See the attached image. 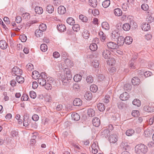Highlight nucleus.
<instances>
[{
	"label": "nucleus",
	"mask_w": 154,
	"mask_h": 154,
	"mask_svg": "<svg viewBox=\"0 0 154 154\" xmlns=\"http://www.w3.org/2000/svg\"><path fill=\"white\" fill-rule=\"evenodd\" d=\"M44 86L45 89L48 90H51L52 88L51 84L49 83H47V82Z\"/></svg>",
	"instance_id": "4d7b16f0"
},
{
	"label": "nucleus",
	"mask_w": 154,
	"mask_h": 154,
	"mask_svg": "<svg viewBox=\"0 0 154 154\" xmlns=\"http://www.w3.org/2000/svg\"><path fill=\"white\" fill-rule=\"evenodd\" d=\"M109 138L110 143H114L117 142L118 140V136L116 134H112L110 135Z\"/></svg>",
	"instance_id": "1a4fd4ad"
},
{
	"label": "nucleus",
	"mask_w": 154,
	"mask_h": 154,
	"mask_svg": "<svg viewBox=\"0 0 154 154\" xmlns=\"http://www.w3.org/2000/svg\"><path fill=\"white\" fill-rule=\"evenodd\" d=\"M66 11V8L63 6H60L58 8V12L60 14H64Z\"/></svg>",
	"instance_id": "aec40b11"
},
{
	"label": "nucleus",
	"mask_w": 154,
	"mask_h": 154,
	"mask_svg": "<svg viewBox=\"0 0 154 154\" xmlns=\"http://www.w3.org/2000/svg\"><path fill=\"white\" fill-rule=\"evenodd\" d=\"M149 6L146 4H144L142 5L141 8L144 11H148L149 9Z\"/></svg>",
	"instance_id": "6e6d98bb"
},
{
	"label": "nucleus",
	"mask_w": 154,
	"mask_h": 154,
	"mask_svg": "<svg viewBox=\"0 0 154 154\" xmlns=\"http://www.w3.org/2000/svg\"><path fill=\"white\" fill-rule=\"evenodd\" d=\"M12 73L13 75L20 76L22 74V70L17 66L14 67L12 69Z\"/></svg>",
	"instance_id": "20e7f679"
},
{
	"label": "nucleus",
	"mask_w": 154,
	"mask_h": 154,
	"mask_svg": "<svg viewBox=\"0 0 154 154\" xmlns=\"http://www.w3.org/2000/svg\"><path fill=\"white\" fill-rule=\"evenodd\" d=\"M120 35V34L119 30L116 29L112 31L111 36L112 39H117Z\"/></svg>",
	"instance_id": "423d86ee"
},
{
	"label": "nucleus",
	"mask_w": 154,
	"mask_h": 154,
	"mask_svg": "<svg viewBox=\"0 0 154 154\" xmlns=\"http://www.w3.org/2000/svg\"><path fill=\"white\" fill-rule=\"evenodd\" d=\"M89 47L90 49L92 51H96L97 48V45L96 43H93L91 44Z\"/></svg>",
	"instance_id": "473e14b6"
},
{
	"label": "nucleus",
	"mask_w": 154,
	"mask_h": 154,
	"mask_svg": "<svg viewBox=\"0 0 154 154\" xmlns=\"http://www.w3.org/2000/svg\"><path fill=\"white\" fill-rule=\"evenodd\" d=\"M92 122L93 125L96 127H97L100 125V120L97 117H94L93 118Z\"/></svg>",
	"instance_id": "f8f14e48"
},
{
	"label": "nucleus",
	"mask_w": 154,
	"mask_h": 154,
	"mask_svg": "<svg viewBox=\"0 0 154 154\" xmlns=\"http://www.w3.org/2000/svg\"><path fill=\"white\" fill-rule=\"evenodd\" d=\"M134 133V131L132 129H130L127 130L126 132V135L128 136H132Z\"/></svg>",
	"instance_id": "4c0bfd02"
},
{
	"label": "nucleus",
	"mask_w": 154,
	"mask_h": 154,
	"mask_svg": "<svg viewBox=\"0 0 154 154\" xmlns=\"http://www.w3.org/2000/svg\"><path fill=\"white\" fill-rule=\"evenodd\" d=\"M8 46L7 43L4 40L0 41V48L2 49H5L7 48Z\"/></svg>",
	"instance_id": "f3484780"
},
{
	"label": "nucleus",
	"mask_w": 154,
	"mask_h": 154,
	"mask_svg": "<svg viewBox=\"0 0 154 154\" xmlns=\"http://www.w3.org/2000/svg\"><path fill=\"white\" fill-rule=\"evenodd\" d=\"M147 15L146 18V21L147 23H150L154 21V18L152 17L151 13H149V11L146 12Z\"/></svg>",
	"instance_id": "6e6552de"
},
{
	"label": "nucleus",
	"mask_w": 154,
	"mask_h": 154,
	"mask_svg": "<svg viewBox=\"0 0 154 154\" xmlns=\"http://www.w3.org/2000/svg\"><path fill=\"white\" fill-rule=\"evenodd\" d=\"M40 76L39 72L36 70L32 72V77L35 79H38Z\"/></svg>",
	"instance_id": "5701e85b"
},
{
	"label": "nucleus",
	"mask_w": 154,
	"mask_h": 154,
	"mask_svg": "<svg viewBox=\"0 0 154 154\" xmlns=\"http://www.w3.org/2000/svg\"><path fill=\"white\" fill-rule=\"evenodd\" d=\"M73 79L75 82H78L81 80L82 76L80 75L77 74L74 76Z\"/></svg>",
	"instance_id": "58836bf2"
},
{
	"label": "nucleus",
	"mask_w": 154,
	"mask_h": 154,
	"mask_svg": "<svg viewBox=\"0 0 154 154\" xmlns=\"http://www.w3.org/2000/svg\"><path fill=\"white\" fill-rule=\"evenodd\" d=\"M32 119L33 121H36L38 120L39 117L37 115L35 114L32 116Z\"/></svg>",
	"instance_id": "e2e57ef3"
},
{
	"label": "nucleus",
	"mask_w": 154,
	"mask_h": 154,
	"mask_svg": "<svg viewBox=\"0 0 154 154\" xmlns=\"http://www.w3.org/2000/svg\"><path fill=\"white\" fill-rule=\"evenodd\" d=\"M72 26L73 30L75 32H77L80 29L79 25L78 24H75L73 25Z\"/></svg>",
	"instance_id": "de8ad7c7"
},
{
	"label": "nucleus",
	"mask_w": 154,
	"mask_h": 154,
	"mask_svg": "<svg viewBox=\"0 0 154 154\" xmlns=\"http://www.w3.org/2000/svg\"><path fill=\"white\" fill-rule=\"evenodd\" d=\"M122 28L125 31H128L131 27V26L128 23H125L122 26Z\"/></svg>",
	"instance_id": "2f4dec72"
},
{
	"label": "nucleus",
	"mask_w": 154,
	"mask_h": 154,
	"mask_svg": "<svg viewBox=\"0 0 154 154\" xmlns=\"http://www.w3.org/2000/svg\"><path fill=\"white\" fill-rule=\"evenodd\" d=\"M144 110L147 112H154V105L150 104L145 106L143 107Z\"/></svg>",
	"instance_id": "0eeeda50"
},
{
	"label": "nucleus",
	"mask_w": 154,
	"mask_h": 154,
	"mask_svg": "<svg viewBox=\"0 0 154 154\" xmlns=\"http://www.w3.org/2000/svg\"><path fill=\"white\" fill-rule=\"evenodd\" d=\"M35 12L38 14H41L43 12V8L42 7L38 6L35 7Z\"/></svg>",
	"instance_id": "a878e982"
},
{
	"label": "nucleus",
	"mask_w": 154,
	"mask_h": 154,
	"mask_svg": "<svg viewBox=\"0 0 154 154\" xmlns=\"http://www.w3.org/2000/svg\"><path fill=\"white\" fill-rule=\"evenodd\" d=\"M86 82L89 84L92 83L94 81L93 77L91 76H88L86 78Z\"/></svg>",
	"instance_id": "8fccbe9b"
},
{
	"label": "nucleus",
	"mask_w": 154,
	"mask_h": 154,
	"mask_svg": "<svg viewBox=\"0 0 154 154\" xmlns=\"http://www.w3.org/2000/svg\"><path fill=\"white\" fill-rule=\"evenodd\" d=\"M28 96L26 94H23L21 98V100L23 101L28 100Z\"/></svg>",
	"instance_id": "052dcab7"
},
{
	"label": "nucleus",
	"mask_w": 154,
	"mask_h": 154,
	"mask_svg": "<svg viewBox=\"0 0 154 154\" xmlns=\"http://www.w3.org/2000/svg\"><path fill=\"white\" fill-rule=\"evenodd\" d=\"M40 49L42 51H45L48 49L47 46L46 44H42L40 46Z\"/></svg>",
	"instance_id": "3c124183"
},
{
	"label": "nucleus",
	"mask_w": 154,
	"mask_h": 154,
	"mask_svg": "<svg viewBox=\"0 0 154 154\" xmlns=\"http://www.w3.org/2000/svg\"><path fill=\"white\" fill-rule=\"evenodd\" d=\"M57 28L60 32H62L66 30V28L64 25L62 24H59L57 25Z\"/></svg>",
	"instance_id": "ddd939ff"
},
{
	"label": "nucleus",
	"mask_w": 154,
	"mask_h": 154,
	"mask_svg": "<svg viewBox=\"0 0 154 154\" xmlns=\"http://www.w3.org/2000/svg\"><path fill=\"white\" fill-rule=\"evenodd\" d=\"M73 105L75 106H79L82 104V101L79 98L75 99L73 101Z\"/></svg>",
	"instance_id": "a211bd4d"
},
{
	"label": "nucleus",
	"mask_w": 154,
	"mask_h": 154,
	"mask_svg": "<svg viewBox=\"0 0 154 154\" xmlns=\"http://www.w3.org/2000/svg\"><path fill=\"white\" fill-rule=\"evenodd\" d=\"M46 8V11L49 14L52 13L54 11V7L51 4L48 5Z\"/></svg>",
	"instance_id": "6ab92c4d"
},
{
	"label": "nucleus",
	"mask_w": 154,
	"mask_h": 154,
	"mask_svg": "<svg viewBox=\"0 0 154 154\" xmlns=\"http://www.w3.org/2000/svg\"><path fill=\"white\" fill-rule=\"evenodd\" d=\"M66 22L68 24L72 25L75 23V21L72 18L69 17L67 19Z\"/></svg>",
	"instance_id": "a19ab883"
},
{
	"label": "nucleus",
	"mask_w": 154,
	"mask_h": 154,
	"mask_svg": "<svg viewBox=\"0 0 154 154\" xmlns=\"http://www.w3.org/2000/svg\"><path fill=\"white\" fill-rule=\"evenodd\" d=\"M102 55L103 58L106 59H108L107 62L108 64L112 65L113 63H115V61L113 58L111 59V60H112V62L111 63L109 62L111 60L110 57L111 56V53L109 50L106 49L103 50L102 51Z\"/></svg>",
	"instance_id": "f03ea898"
},
{
	"label": "nucleus",
	"mask_w": 154,
	"mask_h": 154,
	"mask_svg": "<svg viewBox=\"0 0 154 154\" xmlns=\"http://www.w3.org/2000/svg\"><path fill=\"white\" fill-rule=\"evenodd\" d=\"M11 134L13 137H16L18 135V132L15 130H13L11 132Z\"/></svg>",
	"instance_id": "5fc2aeb1"
},
{
	"label": "nucleus",
	"mask_w": 154,
	"mask_h": 154,
	"mask_svg": "<svg viewBox=\"0 0 154 154\" xmlns=\"http://www.w3.org/2000/svg\"><path fill=\"white\" fill-rule=\"evenodd\" d=\"M22 20V18L20 16H17L16 17L15 21L17 23H20Z\"/></svg>",
	"instance_id": "69168bd1"
},
{
	"label": "nucleus",
	"mask_w": 154,
	"mask_h": 154,
	"mask_svg": "<svg viewBox=\"0 0 154 154\" xmlns=\"http://www.w3.org/2000/svg\"><path fill=\"white\" fill-rule=\"evenodd\" d=\"M26 68L28 70L31 71L33 69V66L32 63H29L26 65Z\"/></svg>",
	"instance_id": "864d4df0"
},
{
	"label": "nucleus",
	"mask_w": 154,
	"mask_h": 154,
	"mask_svg": "<svg viewBox=\"0 0 154 154\" xmlns=\"http://www.w3.org/2000/svg\"><path fill=\"white\" fill-rule=\"evenodd\" d=\"M117 43L118 46H122L125 42V39L124 37L122 36H119L118 38H117Z\"/></svg>",
	"instance_id": "9b49d317"
},
{
	"label": "nucleus",
	"mask_w": 154,
	"mask_h": 154,
	"mask_svg": "<svg viewBox=\"0 0 154 154\" xmlns=\"http://www.w3.org/2000/svg\"><path fill=\"white\" fill-rule=\"evenodd\" d=\"M89 5L93 8H95L97 5V0H89Z\"/></svg>",
	"instance_id": "c85d7f7f"
},
{
	"label": "nucleus",
	"mask_w": 154,
	"mask_h": 154,
	"mask_svg": "<svg viewBox=\"0 0 154 154\" xmlns=\"http://www.w3.org/2000/svg\"><path fill=\"white\" fill-rule=\"evenodd\" d=\"M87 113L90 117H92L95 115V111L93 109H89L88 110Z\"/></svg>",
	"instance_id": "72a5a7b5"
},
{
	"label": "nucleus",
	"mask_w": 154,
	"mask_h": 154,
	"mask_svg": "<svg viewBox=\"0 0 154 154\" xmlns=\"http://www.w3.org/2000/svg\"><path fill=\"white\" fill-rule=\"evenodd\" d=\"M79 18L82 22H87L88 21V19L87 17L83 15H80L79 16Z\"/></svg>",
	"instance_id": "c03bdc74"
},
{
	"label": "nucleus",
	"mask_w": 154,
	"mask_h": 154,
	"mask_svg": "<svg viewBox=\"0 0 154 154\" xmlns=\"http://www.w3.org/2000/svg\"><path fill=\"white\" fill-rule=\"evenodd\" d=\"M135 151L137 154H145L148 151L147 147L143 144H140L136 146Z\"/></svg>",
	"instance_id": "7ed1b4c3"
},
{
	"label": "nucleus",
	"mask_w": 154,
	"mask_h": 154,
	"mask_svg": "<svg viewBox=\"0 0 154 154\" xmlns=\"http://www.w3.org/2000/svg\"><path fill=\"white\" fill-rule=\"evenodd\" d=\"M29 94L30 97L32 98L35 99L36 97V94L33 91H30Z\"/></svg>",
	"instance_id": "13d9d810"
},
{
	"label": "nucleus",
	"mask_w": 154,
	"mask_h": 154,
	"mask_svg": "<svg viewBox=\"0 0 154 154\" xmlns=\"http://www.w3.org/2000/svg\"><path fill=\"white\" fill-rule=\"evenodd\" d=\"M114 13L115 16H120L122 14V11L120 9L117 8L114 10Z\"/></svg>",
	"instance_id": "4be33fe9"
},
{
	"label": "nucleus",
	"mask_w": 154,
	"mask_h": 154,
	"mask_svg": "<svg viewBox=\"0 0 154 154\" xmlns=\"http://www.w3.org/2000/svg\"><path fill=\"white\" fill-rule=\"evenodd\" d=\"M99 80L100 81L104 80L105 79V77L103 74H100L98 77Z\"/></svg>",
	"instance_id": "0e129e2a"
},
{
	"label": "nucleus",
	"mask_w": 154,
	"mask_h": 154,
	"mask_svg": "<svg viewBox=\"0 0 154 154\" xmlns=\"http://www.w3.org/2000/svg\"><path fill=\"white\" fill-rule=\"evenodd\" d=\"M92 65L95 68H98L99 65V62L97 60H94L92 62Z\"/></svg>",
	"instance_id": "79ce46f5"
},
{
	"label": "nucleus",
	"mask_w": 154,
	"mask_h": 154,
	"mask_svg": "<svg viewBox=\"0 0 154 154\" xmlns=\"http://www.w3.org/2000/svg\"><path fill=\"white\" fill-rule=\"evenodd\" d=\"M141 27L143 30L147 31L149 29L150 27L148 23H143L141 25Z\"/></svg>",
	"instance_id": "2eb2a0df"
},
{
	"label": "nucleus",
	"mask_w": 154,
	"mask_h": 154,
	"mask_svg": "<svg viewBox=\"0 0 154 154\" xmlns=\"http://www.w3.org/2000/svg\"><path fill=\"white\" fill-rule=\"evenodd\" d=\"M92 94L90 92H86L85 94V98L87 100H90L92 98Z\"/></svg>",
	"instance_id": "b1692460"
},
{
	"label": "nucleus",
	"mask_w": 154,
	"mask_h": 154,
	"mask_svg": "<svg viewBox=\"0 0 154 154\" xmlns=\"http://www.w3.org/2000/svg\"><path fill=\"white\" fill-rule=\"evenodd\" d=\"M134 60L133 59H132L129 62V66L131 69H135L136 68L134 64Z\"/></svg>",
	"instance_id": "a18cd8bd"
},
{
	"label": "nucleus",
	"mask_w": 154,
	"mask_h": 154,
	"mask_svg": "<svg viewBox=\"0 0 154 154\" xmlns=\"http://www.w3.org/2000/svg\"><path fill=\"white\" fill-rule=\"evenodd\" d=\"M46 29L47 26L46 24L44 23L41 24L39 27V29L42 30V31H43V32L45 31Z\"/></svg>",
	"instance_id": "09e8293b"
},
{
	"label": "nucleus",
	"mask_w": 154,
	"mask_h": 154,
	"mask_svg": "<svg viewBox=\"0 0 154 154\" xmlns=\"http://www.w3.org/2000/svg\"><path fill=\"white\" fill-rule=\"evenodd\" d=\"M97 87L95 85H91L90 87V90L93 92H95L97 90Z\"/></svg>",
	"instance_id": "37998d69"
},
{
	"label": "nucleus",
	"mask_w": 154,
	"mask_h": 154,
	"mask_svg": "<svg viewBox=\"0 0 154 154\" xmlns=\"http://www.w3.org/2000/svg\"><path fill=\"white\" fill-rule=\"evenodd\" d=\"M133 104L137 106H140L141 105V103L140 101L138 99H135L132 102Z\"/></svg>",
	"instance_id": "ea45409f"
},
{
	"label": "nucleus",
	"mask_w": 154,
	"mask_h": 154,
	"mask_svg": "<svg viewBox=\"0 0 154 154\" xmlns=\"http://www.w3.org/2000/svg\"><path fill=\"white\" fill-rule=\"evenodd\" d=\"M38 82L40 85L42 86H44L46 83V80L43 78L38 79Z\"/></svg>",
	"instance_id": "cd10ccee"
},
{
	"label": "nucleus",
	"mask_w": 154,
	"mask_h": 154,
	"mask_svg": "<svg viewBox=\"0 0 154 154\" xmlns=\"http://www.w3.org/2000/svg\"><path fill=\"white\" fill-rule=\"evenodd\" d=\"M102 27L106 30H108L109 29V24L106 22H103L102 23Z\"/></svg>",
	"instance_id": "7c9ffc66"
},
{
	"label": "nucleus",
	"mask_w": 154,
	"mask_h": 154,
	"mask_svg": "<svg viewBox=\"0 0 154 154\" xmlns=\"http://www.w3.org/2000/svg\"><path fill=\"white\" fill-rule=\"evenodd\" d=\"M90 34L89 31L86 29H84L82 33V36L85 39H87L90 36Z\"/></svg>",
	"instance_id": "412c9836"
},
{
	"label": "nucleus",
	"mask_w": 154,
	"mask_h": 154,
	"mask_svg": "<svg viewBox=\"0 0 154 154\" xmlns=\"http://www.w3.org/2000/svg\"><path fill=\"white\" fill-rule=\"evenodd\" d=\"M125 39V43L126 44L130 45L131 44L132 42V38L130 36H126Z\"/></svg>",
	"instance_id": "bb28decb"
},
{
	"label": "nucleus",
	"mask_w": 154,
	"mask_h": 154,
	"mask_svg": "<svg viewBox=\"0 0 154 154\" xmlns=\"http://www.w3.org/2000/svg\"><path fill=\"white\" fill-rule=\"evenodd\" d=\"M119 98L122 100H126L129 98V95L128 93L125 92L122 93L120 95Z\"/></svg>",
	"instance_id": "9d476101"
},
{
	"label": "nucleus",
	"mask_w": 154,
	"mask_h": 154,
	"mask_svg": "<svg viewBox=\"0 0 154 154\" xmlns=\"http://www.w3.org/2000/svg\"><path fill=\"white\" fill-rule=\"evenodd\" d=\"M72 118L74 120L78 121L80 119V116L78 113H75L72 115Z\"/></svg>",
	"instance_id": "c9c22d12"
},
{
	"label": "nucleus",
	"mask_w": 154,
	"mask_h": 154,
	"mask_svg": "<svg viewBox=\"0 0 154 154\" xmlns=\"http://www.w3.org/2000/svg\"><path fill=\"white\" fill-rule=\"evenodd\" d=\"M98 110L100 111H103L105 109V106L103 104L99 103L97 104Z\"/></svg>",
	"instance_id": "c756f323"
},
{
	"label": "nucleus",
	"mask_w": 154,
	"mask_h": 154,
	"mask_svg": "<svg viewBox=\"0 0 154 154\" xmlns=\"http://www.w3.org/2000/svg\"><path fill=\"white\" fill-rule=\"evenodd\" d=\"M16 80L19 83H22L24 81V78L22 77L21 76H17L16 78Z\"/></svg>",
	"instance_id": "f704fd0d"
},
{
	"label": "nucleus",
	"mask_w": 154,
	"mask_h": 154,
	"mask_svg": "<svg viewBox=\"0 0 154 154\" xmlns=\"http://www.w3.org/2000/svg\"><path fill=\"white\" fill-rule=\"evenodd\" d=\"M152 38V35L150 34H148L145 35V38L147 40H150Z\"/></svg>",
	"instance_id": "338daca9"
},
{
	"label": "nucleus",
	"mask_w": 154,
	"mask_h": 154,
	"mask_svg": "<svg viewBox=\"0 0 154 154\" xmlns=\"http://www.w3.org/2000/svg\"><path fill=\"white\" fill-rule=\"evenodd\" d=\"M66 63L68 67H71L73 66V62L69 59H67L66 60Z\"/></svg>",
	"instance_id": "49530a36"
},
{
	"label": "nucleus",
	"mask_w": 154,
	"mask_h": 154,
	"mask_svg": "<svg viewBox=\"0 0 154 154\" xmlns=\"http://www.w3.org/2000/svg\"><path fill=\"white\" fill-rule=\"evenodd\" d=\"M64 70V73L63 75H61L60 79L63 84L65 85L70 82L72 77L70 73V71L68 69L65 68Z\"/></svg>",
	"instance_id": "f257e3e1"
},
{
	"label": "nucleus",
	"mask_w": 154,
	"mask_h": 154,
	"mask_svg": "<svg viewBox=\"0 0 154 154\" xmlns=\"http://www.w3.org/2000/svg\"><path fill=\"white\" fill-rule=\"evenodd\" d=\"M43 31L37 29L35 31V35L37 37H40L42 36L43 35Z\"/></svg>",
	"instance_id": "603ef678"
},
{
	"label": "nucleus",
	"mask_w": 154,
	"mask_h": 154,
	"mask_svg": "<svg viewBox=\"0 0 154 154\" xmlns=\"http://www.w3.org/2000/svg\"><path fill=\"white\" fill-rule=\"evenodd\" d=\"M60 54L57 52H54L53 54V56L55 58H57L60 56Z\"/></svg>",
	"instance_id": "774afa93"
},
{
	"label": "nucleus",
	"mask_w": 154,
	"mask_h": 154,
	"mask_svg": "<svg viewBox=\"0 0 154 154\" xmlns=\"http://www.w3.org/2000/svg\"><path fill=\"white\" fill-rule=\"evenodd\" d=\"M110 4V1L109 0H106L103 1L102 4L103 7L106 8H107Z\"/></svg>",
	"instance_id": "e433bc0d"
},
{
	"label": "nucleus",
	"mask_w": 154,
	"mask_h": 154,
	"mask_svg": "<svg viewBox=\"0 0 154 154\" xmlns=\"http://www.w3.org/2000/svg\"><path fill=\"white\" fill-rule=\"evenodd\" d=\"M121 146L123 150H127L129 149V146L127 142H122L121 145Z\"/></svg>",
	"instance_id": "393cba45"
},
{
	"label": "nucleus",
	"mask_w": 154,
	"mask_h": 154,
	"mask_svg": "<svg viewBox=\"0 0 154 154\" xmlns=\"http://www.w3.org/2000/svg\"><path fill=\"white\" fill-rule=\"evenodd\" d=\"M92 13L94 15L96 16L99 14V12L97 9H94L92 10Z\"/></svg>",
	"instance_id": "680f3d73"
},
{
	"label": "nucleus",
	"mask_w": 154,
	"mask_h": 154,
	"mask_svg": "<svg viewBox=\"0 0 154 154\" xmlns=\"http://www.w3.org/2000/svg\"><path fill=\"white\" fill-rule=\"evenodd\" d=\"M106 45L108 48L110 49H117L119 48L118 45L112 42H107Z\"/></svg>",
	"instance_id": "39448f33"
},
{
	"label": "nucleus",
	"mask_w": 154,
	"mask_h": 154,
	"mask_svg": "<svg viewBox=\"0 0 154 154\" xmlns=\"http://www.w3.org/2000/svg\"><path fill=\"white\" fill-rule=\"evenodd\" d=\"M22 16L23 18L26 20H28L30 18L29 14L28 13L23 14Z\"/></svg>",
	"instance_id": "bf43d9fd"
},
{
	"label": "nucleus",
	"mask_w": 154,
	"mask_h": 154,
	"mask_svg": "<svg viewBox=\"0 0 154 154\" xmlns=\"http://www.w3.org/2000/svg\"><path fill=\"white\" fill-rule=\"evenodd\" d=\"M131 82L133 85H139L140 83V80L137 77H134L132 79Z\"/></svg>",
	"instance_id": "dca6fc26"
},
{
	"label": "nucleus",
	"mask_w": 154,
	"mask_h": 154,
	"mask_svg": "<svg viewBox=\"0 0 154 154\" xmlns=\"http://www.w3.org/2000/svg\"><path fill=\"white\" fill-rule=\"evenodd\" d=\"M30 119H29V116H26L24 117L23 118V125L24 126H27L30 124Z\"/></svg>",
	"instance_id": "4468645a"
}]
</instances>
